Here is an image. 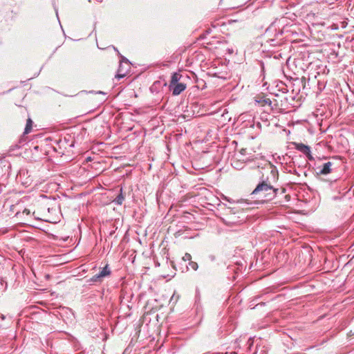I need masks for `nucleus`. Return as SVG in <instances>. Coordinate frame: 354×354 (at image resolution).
Instances as JSON below:
<instances>
[{"mask_svg": "<svg viewBox=\"0 0 354 354\" xmlns=\"http://www.w3.org/2000/svg\"><path fill=\"white\" fill-rule=\"evenodd\" d=\"M102 277L100 276V274H96L95 275H93L91 279H90V281L91 282H100L102 281Z\"/></svg>", "mask_w": 354, "mask_h": 354, "instance_id": "obj_9", "label": "nucleus"}, {"mask_svg": "<svg viewBox=\"0 0 354 354\" xmlns=\"http://www.w3.org/2000/svg\"><path fill=\"white\" fill-rule=\"evenodd\" d=\"M182 259L184 261H190L192 260V256L189 253H185Z\"/></svg>", "mask_w": 354, "mask_h": 354, "instance_id": "obj_11", "label": "nucleus"}, {"mask_svg": "<svg viewBox=\"0 0 354 354\" xmlns=\"http://www.w3.org/2000/svg\"><path fill=\"white\" fill-rule=\"evenodd\" d=\"M293 145H295V147L297 150H298V151H301V153H303L304 154H305L310 160H313V158L310 153V149L308 146H307L304 144H302V143H295V142L293 143Z\"/></svg>", "mask_w": 354, "mask_h": 354, "instance_id": "obj_3", "label": "nucleus"}, {"mask_svg": "<svg viewBox=\"0 0 354 354\" xmlns=\"http://www.w3.org/2000/svg\"><path fill=\"white\" fill-rule=\"evenodd\" d=\"M19 205V203L12 204L10 201H0V205L2 206L1 213L8 216L15 214V216L21 218V207L17 208Z\"/></svg>", "mask_w": 354, "mask_h": 354, "instance_id": "obj_2", "label": "nucleus"}, {"mask_svg": "<svg viewBox=\"0 0 354 354\" xmlns=\"http://www.w3.org/2000/svg\"><path fill=\"white\" fill-rule=\"evenodd\" d=\"M189 266L194 270H197L198 268V263L195 261H192V260L189 261Z\"/></svg>", "mask_w": 354, "mask_h": 354, "instance_id": "obj_10", "label": "nucleus"}, {"mask_svg": "<svg viewBox=\"0 0 354 354\" xmlns=\"http://www.w3.org/2000/svg\"><path fill=\"white\" fill-rule=\"evenodd\" d=\"M30 210H29V209H26V208H25V209H24L23 212H21V216L22 214H26V215H29V214H30Z\"/></svg>", "mask_w": 354, "mask_h": 354, "instance_id": "obj_13", "label": "nucleus"}, {"mask_svg": "<svg viewBox=\"0 0 354 354\" xmlns=\"http://www.w3.org/2000/svg\"><path fill=\"white\" fill-rule=\"evenodd\" d=\"M122 198H123V196H122V194H120L115 199L120 200V199H122Z\"/></svg>", "mask_w": 354, "mask_h": 354, "instance_id": "obj_15", "label": "nucleus"}, {"mask_svg": "<svg viewBox=\"0 0 354 354\" xmlns=\"http://www.w3.org/2000/svg\"><path fill=\"white\" fill-rule=\"evenodd\" d=\"M1 209H2V206L0 205V212H1Z\"/></svg>", "mask_w": 354, "mask_h": 354, "instance_id": "obj_20", "label": "nucleus"}, {"mask_svg": "<svg viewBox=\"0 0 354 354\" xmlns=\"http://www.w3.org/2000/svg\"><path fill=\"white\" fill-rule=\"evenodd\" d=\"M201 191L202 192H207V189H205V188H202V189H201Z\"/></svg>", "mask_w": 354, "mask_h": 354, "instance_id": "obj_18", "label": "nucleus"}, {"mask_svg": "<svg viewBox=\"0 0 354 354\" xmlns=\"http://www.w3.org/2000/svg\"><path fill=\"white\" fill-rule=\"evenodd\" d=\"M187 86L185 84L180 82L176 84L174 86H169V90L171 91L173 95H178L186 88Z\"/></svg>", "mask_w": 354, "mask_h": 354, "instance_id": "obj_4", "label": "nucleus"}, {"mask_svg": "<svg viewBox=\"0 0 354 354\" xmlns=\"http://www.w3.org/2000/svg\"><path fill=\"white\" fill-rule=\"evenodd\" d=\"M114 201L116 202L118 205H122V201L117 200Z\"/></svg>", "mask_w": 354, "mask_h": 354, "instance_id": "obj_16", "label": "nucleus"}, {"mask_svg": "<svg viewBox=\"0 0 354 354\" xmlns=\"http://www.w3.org/2000/svg\"><path fill=\"white\" fill-rule=\"evenodd\" d=\"M332 165L333 164L330 162H327L324 163L322 167L318 168L319 169V174H323V175L329 174L331 171L330 167H331Z\"/></svg>", "mask_w": 354, "mask_h": 354, "instance_id": "obj_5", "label": "nucleus"}, {"mask_svg": "<svg viewBox=\"0 0 354 354\" xmlns=\"http://www.w3.org/2000/svg\"><path fill=\"white\" fill-rule=\"evenodd\" d=\"M123 77H124V75L117 74L115 75V78H117V79H120V78H122Z\"/></svg>", "mask_w": 354, "mask_h": 354, "instance_id": "obj_14", "label": "nucleus"}, {"mask_svg": "<svg viewBox=\"0 0 354 354\" xmlns=\"http://www.w3.org/2000/svg\"><path fill=\"white\" fill-rule=\"evenodd\" d=\"M98 274H100V276H101L102 279L105 277L109 276L111 274V270L109 268V266H105Z\"/></svg>", "mask_w": 354, "mask_h": 354, "instance_id": "obj_7", "label": "nucleus"}, {"mask_svg": "<svg viewBox=\"0 0 354 354\" xmlns=\"http://www.w3.org/2000/svg\"><path fill=\"white\" fill-rule=\"evenodd\" d=\"M182 75L178 73H174L171 77L169 86H174V84H178Z\"/></svg>", "mask_w": 354, "mask_h": 354, "instance_id": "obj_6", "label": "nucleus"}, {"mask_svg": "<svg viewBox=\"0 0 354 354\" xmlns=\"http://www.w3.org/2000/svg\"><path fill=\"white\" fill-rule=\"evenodd\" d=\"M6 289V285L3 282L0 281V292H3Z\"/></svg>", "mask_w": 354, "mask_h": 354, "instance_id": "obj_12", "label": "nucleus"}, {"mask_svg": "<svg viewBox=\"0 0 354 354\" xmlns=\"http://www.w3.org/2000/svg\"><path fill=\"white\" fill-rule=\"evenodd\" d=\"M218 203H217V205H220V202L221 201V200H218V201H216Z\"/></svg>", "mask_w": 354, "mask_h": 354, "instance_id": "obj_19", "label": "nucleus"}, {"mask_svg": "<svg viewBox=\"0 0 354 354\" xmlns=\"http://www.w3.org/2000/svg\"><path fill=\"white\" fill-rule=\"evenodd\" d=\"M240 152H241V154H245V149H243L241 150Z\"/></svg>", "mask_w": 354, "mask_h": 354, "instance_id": "obj_17", "label": "nucleus"}, {"mask_svg": "<svg viewBox=\"0 0 354 354\" xmlns=\"http://www.w3.org/2000/svg\"><path fill=\"white\" fill-rule=\"evenodd\" d=\"M230 354H233V353H230Z\"/></svg>", "mask_w": 354, "mask_h": 354, "instance_id": "obj_21", "label": "nucleus"}, {"mask_svg": "<svg viewBox=\"0 0 354 354\" xmlns=\"http://www.w3.org/2000/svg\"><path fill=\"white\" fill-rule=\"evenodd\" d=\"M277 189L263 181L256 187L252 191V194L259 195L260 197H270V199H271L277 196Z\"/></svg>", "mask_w": 354, "mask_h": 354, "instance_id": "obj_1", "label": "nucleus"}, {"mask_svg": "<svg viewBox=\"0 0 354 354\" xmlns=\"http://www.w3.org/2000/svg\"><path fill=\"white\" fill-rule=\"evenodd\" d=\"M32 121L30 118H28L26 122V125L24 130V134L29 133L32 130Z\"/></svg>", "mask_w": 354, "mask_h": 354, "instance_id": "obj_8", "label": "nucleus"}]
</instances>
